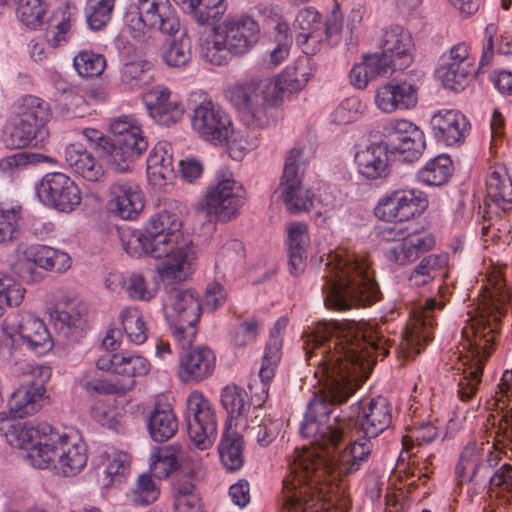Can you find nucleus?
<instances>
[{"label": "nucleus", "instance_id": "obj_1", "mask_svg": "<svg viewBox=\"0 0 512 512\" xmlns=\"http://www.w3.org/2000/svg\"><path fill=\"white\" fill-rule=\"evenodd\" d=\"M306 351L310 366L322 388L308 403L300 434L320 448H336L352 431V416L336 414L361 385L379 346L360 331L343 328L339 322L319 323Z\"/></svg>", "mask_w": 512, "mask_h": 512}, {"label": "nucleus", "instance_id": "obj_2", "mask_svg": "<svg viewBox=\"0 0 512 512\" xmlns=\"http://www.w3.org/2000/svg\"><path fill=\"white\" fill-rule=\"evenodd\" d=\"M182 223L175 213L162 211L150 218L139 230H122L120 240L123 249L132 257L149 256L166 260L159 268L165 287L163 300L166 318L172 335L184 349L190 346L200 320L201 304L192 289L170 285L184 281L190 270L192 249L182 238Z\"/></svg>", "mask_w": 512, "mask_h": 512}, {"label": "nucleus", "instance_id": "obj_3", "mask_svg": "<svg viewBox=\"0 0 512 512\" xmlns=\"http://www.w3.org/2000/svg\"><path fill=\"white\" fill-rule=\"evenodd\" d=\"M371 438L363 437L350 442L334 463L327 449L318 452L312 449L295 450L289 460V475L282 481L283 512H330L322 501V484L337 470L338 475L347 476L367 462L371 451Z\"/></svg>", "mask_w": 512, "mask_h": 512}, {"label": "nucleus", "instance_id": "obj_4", "mask_svg": "<svg viewBox=\"0 0 512 512\" xmlns=\"http://www.w3.org/2000/svg\"><path fill=\"white\" fill-rule=\"evenodd\" d=\"M322 279L324 303L328 309L346 311L367 307L381 296L367 261L344 251L327 255Z\"/></svg>", "mask_w": 512, "mask_h": 512}, {"label": "nucleus", "instance_id": "obj_5", "mask_svg": "<svg viewBox=\"0 0 512 512\" xmlns=\"http://www.w3.org/2000/svg\"><path fill=\"white\" fill-rule=\"evenodd\" d=\"M387 142L372 143L355 154L358 172L367 179H381L389 174L388 151L399 154L401 161L418 160L425 147L423 131L408 120L391 121L385 127Z\"/></svg>", "mask_w": 512, "mask_h": 512}, {"label": "nucleus", "instance_id": "obj_6", "mask_svg": "<svg viewBox=\"0 0 512 512\" xmlns=\"http://www.w3.org/2000/svg\"><path fill=\"white\" fill-rule=\"evenodd\" d=\"M500 317L495 313H481L471 317L462 329L463 345L472 354L474 365L465 369L458 383V396L467 402L475 395L481 382L484 362L494 351L499 336Z\"/></svg>", "mask_w": 512, "mask_h": 512}, {"label": "nucleus", "instance_id": "obj_7", "mask_svg": "<svg viewBox=\"0 0 512 512\" xmlns=\"http://www.w3.org/2000/svg\"><path fill=\"white\" fill-rule=\"evenodd\" d=\"M51 116L49 105L42 99L27 95L15 106V116L3 135L7 148L21 149L29 146L33 140L48 135L46 124Z\"/></svg>", "mask_w": 512, "mask_h": 512}, {"label": "nucleus", "instance_id": "obj_8", "mask_svg": "<svg viewBox=\"0 0 512 512\" xmlns=\"http://www.w3.org/2000/svg\"><path fill=\"white\" fill-rule=\"evenodd\" d=\"M125 22L131 37L137 41L145 39L147 29L168 35L180 29L176 10L169 0H135L128 7Z\"/></svg>", "mask_w": 512, "mask_h": 512}, {"label": "nucleus", "instance_id": "obj_9", "mask_svg": "<svg viewBox=\"0 0 512 512\" xmlns=\"http://www.w3.org/2000/svg\"><path fill=\"white\" fill-rule=\"evenodd\" d=\"M46 448L35 450L32 465L39 469H58L64 476L79 473L87 463L86 446L66 434L55 430L48 438H43Z\"/></svg>", "mask_w": 512, "mask_h": 512}, {"label": "nucleus", "instance_id": "obj_10", "mask_svg": "<svg viewBox=\"0 0 512 512\" xmlns=\"http://www.w3.org/2000/svg\"><path fill=\"white\" fill-rule=\"evenodd\" d=\"M228 97L247 126L266 127L270 124L276 106L267 80L236 83L229 89Z\"/></svg>", "mask_w": 512, "mask_h": 512}, {"label": "nucleus", "instance_id": "obj_11", "mask_svg": "<svg viewBox=\"0 0 512 512\" xmlns=\"http://www.w3.org/2000/svg\"><path fill=\"white\" fill-rule=\"evenodd\" d=\"M308 158L301 147L292 148L285 159L283 174L278 189L283 202L292 214L309 211L314 193L302 184V176Z\"/></svg>", "mask_w": 512, "mask_h": 512}, {"label": "nucleus", "instance_id": "obj_12", "mask_svg": "<svg viewBox=\"0 0 512 512\" xmlns=\"http://www.w3.org/2000/svg\"><path fill=\"white\" fill-rule=\"evenodd\" d=\"M186 421L195 446L201 450L211 447L217 433L216 416L210 402L198 391L190 393L186 399Z\"/></svg>", "mask_w": 512, "mask_h": 512}, {"label": "nucleus", "instance_id": "obj_13", "mask_svg": "<svg viewBox=\"0 0 512 512\" xmlns=\"http://www.w3.org/2000/svg\"><path fill=\"white\" fill-rule=\"evenodd\" d=\"M40 201L59 212L70 213L81 203L77 184L61 172L47 173L36 186Z\"/></svg>", "mask_w": 512, "mask_h": 512}, {"label": "nucleus", "instance_id": "obj_14", "mask_svg": "<svg viewBox=\"0 0 512 512\" xmlns=\"http://www.w3.org/2000/svg\"><path fill=\"white\" fill-rule=\"evenodd\" d=\"M499 463V457L489 452L485 458L476 443H468L462 450L455 468L457 483L472 482L477 488L491 486V477Z\"/></svg>", "mask_w": 512, "mask_h": 512}, {"label": "nucleus", "instance_id": "obj_15", "mask_svg": "<svg viewBox=\"0 0 512 512\" xmlns=\"http://www.w3.org/2000/svg\"><path fill=\"white\" fill-rule=\"evenodd\" d=\"M191 125L200 138L214 143H227L233 132L230 116L212 101L194 109Z\"/></svg>", "mask_w": 512, "mask_h": 512}, {"label": "nucleus", "instance_id": "obj_16", "mask_svg": "<svg viewBox=\"0 0 512 512\" xmlns=\"http://www.w3.org/2000/svg\"><path fill=\"white\" fill-rule=\"evenodd\" d=\"M352 416V430L362 433L367 438H375L386 431L392 424V406L389 401L379 396L369 401L366 406L359 403L349 408Z\"/></svg>", "mask_w": 512, "mask_h": 512}, {"label": "nucleus", "instance_id": "obj_17", "mask_svg": "<svg viewBox=\"0 0 512 512\" xmlns=\"http://www.w3.org/2000/svg\"><path fill=\"white\" fill-rule=\"evenodd\" d=\"M243 188L231 177L222 178L206 193L202 209L219 221H228L243 205Z\"/></svg>", "mask_w": 512, "mask_h": 512}, {"label": "nucleus", "instance_id": "obj_18", "mask_svg": "<svg viewBox=\"0 0 512 512\" xmlns=\"http://www.w3.org/2000/svg\"><path fill=\"white\" fill-rule=\"evenodd\" d=\"M54 429L47 425L34 427L21 422L18 418H12L6 412H0V433L13 447L25 449L27 458L32 463V454L35 450L43 448V438H48Z\"/></svg>", "mask_w": 512, "mask_h": 512}, {"label": "nucleus", "instance_id": "obj_19", "mask_svg": "<svg viewBox=\"0 0 512 512\" xmlns=\"http://www.w3.org/2000/svg\"><path fill=\"white\" fill-rule=\"evenodd\" d=\"M428 207L425 194L416 189L398 190L381 199L375 209L376 215L384 221H409Z\"/></svg>", "mask_w": 512, "mask_h": 512}, {"label": "nucleus", "instance_id": "obj_20", "mask_svg": "<svg viewBox=\"0 0 512 512\" xmlns=\"http://www.w3.org/2000/svg\"><path fill=\"white\" fill-rule=\"evenodd\" d=\"M108 206L121 219L133 220L144 208L143 192L134 180L117 178L108 188Z\"/></svg>", "mask_w": 512, "mask_h": 512}, {"label": "nucleus", "instance_id": "obj_21", "mask_svg": "<svg viewBox=\"0 0 512 512\" xmlns=\"http://www.w3.org/2000/svg\"><path fill=\"white\" fill-rule=\"evenodd\" d=\"M36 372L41 378L40 382L23 384L11 394L8 400L10 417L22 419L41 409L46 392L44 382L49 380L51 370L49 367L41 366L33 371V373Z\"/></svg>", "mask_w": 512, "mask_h": 512}, {"label": "nucleus", "instance_id": "obj_22", "mask_svg": "<svg viewBox=\"0 0 512 512\" xmlns=\"http://www.w3.org/2000/svg\"><path fill=\"white\" fill-rule=\"evenodd\" d=\"M443 305L435 298H429L424 307L414 311L413 318L407 325L402 338V344L411 350L408 353L419 354L421 348L433 339V328L436 325L433 312L436 308L441 309Z\"/></svg>", "mask_w": 512, "mask_h": 512}, {"label": "nucleus", "instance_id": "obj_23", "mask_svg": "<svg viewBox=\"0 0 512 512\" xmlns=\"http://www.w3.org/2000/svg\"><path fill=\"white\" fill-rule=\"evenodd\" d=\"M220 39L225 41L233 55H242L249 51L258 40L259 25L251 17L227 18L218 24Z\"/></svg>", "mask_w": 512, "mask_h": 512}, {"label": "nucleus", "instance_id": "obj_24", "mask_svg": "<svg viewBox=\"0 0 512 512\" xmlns=\"http://www.w3.org/2000/svg\"><path fill=\"white\" fill-rule=\"evenodd\" d=\"M148 148L146 138L110 139L104 142L101 157L116 172L125 173L131 170L133 163Z\"/></svg>", "mask_w": 512, "mask_h": 512}, {"label": "nucleus", "instance_id": "obj_25", "mask_svg": "<svg viewBox=\"0 0 512 512\" xmlns=\"http://www.w3.org/2000/svg\"><path fill=\"white\" fill-rule=\"evenodd\" d=\"M382 52L390 58L394 69H405L414 60V43L410 33L400 25L383 30L380 41Z\"/></svg>", "mask_w": 512, "mask_h": 512}, {"label": "nucleus", "instance_id": "obj_26", "mask_svg": "<svg viewBox=\"0 0 512 512\" xmlns=\"http://www.w3.org/2000/svg\"><path fill=\"white\" fill-rule=\"evenodd\" d=\"M324 26L322 15L315 8L307 7L298 11L292 27L297 33L296 42L305 54L319 51L323 42Z\"/></svg>", "mask_w": 512, "mask_h": 512}, {"label": "nucleus", "instance_id": "obj_27", "mask_svg": "<svg viewBox=\"0 0 512 512\" xmlns=\"http://www.w3.org/2000/svg\"><path fill=\"white\" fill-rule=\"evenodd\" d=\"M417 90L415 84L406 80L390 81L378 88L376 106L385 113L414 108L418 102Z\"/></svg>", "mask_w": 512, "mask_h": 512}, {"label": "nucleus", "instance_id": "obj_28", "mask_svg": "<svg viewBox=\"0 0 512 512\" xmlns=\"http://www.w3.org/2000/svg\"><path fill=\"white\" fill-rule=\"evenodd\" d=\"M215 355L208 347H197L184 352L179 361L178 376L185 383H199L212 375Z\"/></svg>", "mask_w": 512, "mask_h": 512}, {"label": "nucleus", "instance_id": "obj_29", "mask_svg": "<svg viewBox=\"0 0 512 512\" xmlns=\"http://www.w3.org/2000/svg\"><path fill=\"white\" fill-rule=\"evenodd\" d=\"M430 124L434 137L448 146L462 142L470 128L466 117L454 109L438 111Z\"/></svg>", "mask_w": 512, "mask_h": 512}, {"label": "nucleus", "instance_id": "obj_30", "mask_svg": "<svg viewBox=\"0 0 512 512\" xmlns=\"http://www.w3.org/2000/svg\"><path fill=\"white\" fill-rule=\"evenodd\" d=\"M501 397H507L511 407L502 409L497 423L492 424L493 447L512 458V369L505 370L499 384Z\"/></svg>", "mask_w": 512, "mask_h": 512}, {"label": "nucleus", "instance_id": "obj_31", "mask_svg": "<svg viewBox=\"0 0 512 512\" xmlns=\"http://www.w3.org/2000/svg\"><path fill=\"white\" fill-rule=\"evenodd\" d=\"M12 328L27 347L38 355H44L53 348L52 337L44 322L31 314L21 315Z\"/></svg>", "mask_w": 512, "mask_h": 512}, {"label": "nucleus", "instance_id": "obj_32", "mask_svg": "<svg viewBox=\"0 0 512 512\" xmlns=\"http://www.w3.org/2000/svg\"><path fill=\"white\" fill-rule=\"evenodd\" d=\"M434 245L435 239L431 234H419L416 229H413L411 235L388 248L385 256L391 262L405 265L431 250Z\"/></svg>", "mask_w": 512, "mask_h": 512}, {"label": "nucleus", "instance_id": "obj_33", "mask_svg": "<svg viewBox=\"0 0 512 512\" xmlns=\"http://www.w3.org/2000/svg\"><path fill=\"white\" fill-rule=\"evenodd\" d=\"M491 203L502 210L512 204V181L506 167L501 164L491 166L486 176L485 204L490 206Z\"/></svg>", "mask_w": 512, "mask_h": 512}, {"label": "nucleus", "instance_id": "obj_34", "mask_svg": "<svg viewBox=\"0 0 512 512\" xmlns=\"http://www.w3.org/2000/svg\"><path fill=\"white\" fill-rule=\"evenodd\" d=\"M77 14V7L68 1L53 12L47 20L48 27L45 32L46 41L51 47L56 48L68 42L69 32Z\"/></svg>", "mask_w": 512, "mask_h": 512}, {"label": "nucleus", "instance_id": "obj_35", "mask_svg": "<svg viewBox=\"0 0 512 512\" xmlns=\"http://www.w3.org/2000/svg\"><path fill=\"white\" fill-rule=\"evenodd\" d=\"M64 159L76 174L87 181L97 182L104 176L102 166L81 144L68 145L64 150Z\"/></svg>", "mask_w": 512, "mask_h": 512}, {"label": "nucleus", "instance_id": "obj_36", "mask_svg": "<svg viewBox=\"0 0 512 512\" xmlns=\"http://www.w3.org/2000/svg\"><path fill=\"white\" fill-rule=\"evenodd\" d=\"M171 146L167 142L157 143L149 152L147 158V176L154 185L162 186L172 180L173 168Z\"/></svg>", "mask_w": 512, "mask_h": 512}, {"label": "nucleus", "instance_id": "obj_37", "mask_svg": "<svg viewBox=\"0 0 512 512\" xmlns=\"http://www.w3.org/2000/svg\"><path fill=\"white\" fill-rule=\"evenodd\" d=\"M288 325V319L281 317L276 321L271 331V337L265 347L264 356L262 358L261 368L259 370V377L262 382V392L267 393V385L275 375L276 368L281 359V346L282 341L279 334Z\"/></svg>", "mask_w": 512, "mask_h": 512}, {"label": "nucleus", "instance_id": "obj_38", "mask_svg": "<svg viewBox=\"0 0 512 512\" xmlns=\"http://www.w3.org/2000/svg\"><path fill=\"white\" fill-rule=\"evenodd\" d=\"M309 243L308 227L303 222L291 223L288 227V256L290 273L299 275L305 270Z\"/></svg>", "mask_w": 512, "mask_h": 512}, {"label": "nucleus", "instance_id": "obj_39", "mask_svg": "<svg viewBox=\"0 0 512 512\" xmlns=\"http://www.w3.org/2000/svg\"><path fill=\"white\" fill-rule=\"evenodd\" d=\"M243 450V436L228 424L218 446L220 460L227 471L234 472L242 468L245 461Z\"/></svg>", "mask_w": 512, "mask_h": 512}, {"label": "nucleus", "instance_id": "obj_40", "mask_svg": "<svg viewBox=\"0 0 512 512\" xmlns=\"http://www.w3.org/2000/svg\"><path fill=\"white\" fill-rule=\"evenodd\" d=\"M254 407L252 415L247 419L244 426L246 435L256 440V442L266 447L276 438L279 433V422L267 416L259 407Z\"/></svg>", "mask_w": 512, "mask_h": 512}, {"label": "nucleus", "instance_id": "obj_41", "mask_svg": "<svg viewBox=\"0 0 512 512\" xmlns=\"http://www.w3.org/2000/svg\"><path fill=\"white\" fill-rule=\"evenodd\" d=\"M148 432L155 442L171 439L178 430L177 418L169 405H156L147 422Z\"/></svg>", "mask_w": 512, "mask_h": 512}, {"label": "nucleus", "instance_id": "obj_42", "mask_svg": "<svg viewBox=\"0 0 512 512\" xmlns=\"http://www.w3.org/2000/svg\"><path fill=\"white\" fill-rule=\"evenodd\" d=\"M26 255L45 270L64 272L71 265L70 256L66 252L45 245L28 247Z\"/></svg>", "mask_w": 512, "mask_h": 512}, {"label": "nucleus", "instance_id": "obj_43", "mask_svg": "<svg viewBox=\"0 0 512 512\" xmlns=\"http://www.w3.org/2000/svg\"><path fill=\"white\" fill-rule=\"evenodd\" d=\"M302 64V61L299 62L293 72L285 71L274 81L267 80L275 106L282 100L284 93L288 92L291 94L300 91L306 85L308 78H305L306 73L301 71Z\"/></svg>", "mask_w": 512, "mask_h": 512}, {"label": "nucleus", "instance_id": "obj_44", "mask_svg": "<svg viewBox=\"0 0 512 512\" xmlns=\"http://www.w3.org/2000/svg\"><path fill=\"white\" fill-rule=\"evenodd\" d=\"M452 161L448 155L442 154L429 160L417 173L420 182L429 186H441L452 176Z\"/></svg>", "mask_w": 512, "mask_h": 512}, {"label": "nucleus", "instance_id": "obj_45", "mask_svg": "<svg viewBox=\"0 0 512 512\" xmlns=\"http://www.w3.org/2000/svg\"><path fill=\"white\" fill-rule=\"evenodd\" d=\"M130 470V458L125 452H112L106 458L102 472H98L103 487L109 488L124 481Z\"/></svg>", "mask_w": 512, "mask_h": 512}, {"label": "nucleus", "instance_id": "obj_46", "mask_svg": "<svg viewBox=\"0 0 512 512\" xmlns=\"http://www.w3.org/2000/svg\"><path fill=\"white\" fill-rule=\"evenodd\" d=\"M245 258L244 245L237 239L226 242L217 254L215 269L218 274L225 276L233 274L242 267Z\"/></svg>", "mask_w": 512, "mask_h": 512}, {"label": "nucleus", "instance_id": "obj_47", "mask_svg": "<svg viewBox=\"0 0 512 512\" xmlns=\"http://www.w3.org/2000/svg\"><path fill=\"white\" fill-rule=\"evenodd\" d=\"M200 57L213 65L221 66L228 63L233 54L223 39L217 26L213 28V34L200 41Z\"/></svg>", "mask_w": 512, "mask_h": 512}, {"label": "nucleus", "instance_id": "obj_48", "mask_svg": "<svg viewBox=\"0 0 512 512\" xmlns=\"http://www.w3.org/2000/svg\"><path fill=\"white\" fill-rule=\"evenodd\" d=\"M475 72V66H468L465 62L462 65L440 64L438 68L443 85L455 92L463 91L469 85Z\"/></svg>", "mask_w": 512, "mask_h": 512}, {"label": "nucleus", "instance_id": "obj_49", "mask_svg": "<svg viewBox=\"0 0 512 512\" xmlns=\"http://www.w3.org/2000/svg\"><path fill=\"white\" fill-rule=\"evenodd\" d=\"M447 264L446 254L428 255L418 263L409 279L417 286L425 285L437 276H442Z\"/></svg>", "mask_w": 512, "mask_h": 512}, {"label": "nucleus", "instance_id": "obj_50", "mask_svg": "<svg viewBox=\"0 0 512 512\" xmlns=\"http://www.w3.org/2000/svg\"><path fill=\"white\" fill-rule=\"evenodd\" d=\"M193 19L214 28L226 11L224 0H188Z\"/></svg>", "mask_w": 512, "mask_h": 512}, {"label": "nucleus", "instance_id": "obj_51", "mask_svg": "<svg viewBox=\"0 0 512 512\" xmlns=\"http://www.w3.org/2000/svg\"><path fill=\"white\" fill-rule=\"evenodd\" d=\"M221 404L228 414L227 425L245 415L250 409L247 392L237 385H228L221 392Z\"/></svg>", "mask_w": 512, "mask_h": 512}, {"label": "nucleus", "instance_id": "obj_52", "mask_svg": "<svg viewBox=\"0 0 512 512\" xmlns=\"http://www.w3.org/2000/svg\"><path fill=\"white\" fill-rule=\"evenodd\" d=\"M111 277L118 281L119 285L122 286L127 295L133 300L149 301L157 293L155 285H150L140 273H131L127 278L117 274H113Z\"/></svg>", "mask_w": 512, "mask_h": 512}, {"label": "nucleus", "instance_id": "obj_53", "mask_svg": "<svg viewBox=\"0 0 512 512\" xmlns=\"http://www.w3.org/2000/svg\"><path fill=\"white\" fill-rule=\"evenodd\" d=\"M151 66L150 62L143 59L126 62L120 70L121 85L134 89L147 84L151 79Z\"/></svg>", "mask_w": 512, "mask_h": 512}, {"label": "nucleus", "instance_id": "obj_54", "mask_svg": "<svg viewBox=\"0 0 512 512\" xmlns=\"http://www.w3.org/2000/svg\"><path fill=\"white\" fill-rule=\"evenodd\" d=\"M123 331L130 342L143 344L147 340L148 329L142 314L137 308H127L120 314Z\"/></svg>", "mask_w": 512, "mask_h": 512}, {"label": "nucleus", "instance_id": "obj_55", "mask_svg": "<svg viewBox=\"0 0 512 512\" xmlns=\"http://www.w3.org/2000/svg\"><path fill=\"white\" fill-rule=\"evenodd\" d=\"M47 9L45 0H19L17 17L23 25L35 30L44 23Z\"/></svg>", "mask_w": 512, "mask_h": 512}, {"label": "nucleus", "instance_id": "obj_56", "mask_svg": "<svg viewBox=\"0 0 512 512\" xmlns=\"http://www.w3.org/2000/svg\"><path fill=\"white\" fill-rule=\"evenodd\" d=\"M115 0H88L85 17L88 26L95 31L103 29L111 20Z\"/></svg>", "mask_w": 512, "mask_h": 512}, {"label": "nucleus", "instance_id": "obj_57", "mask_svg": "<svg viewBox=\"0 0 512 512\" xmlns=\"http://www.w3.org/2000/svg\"><path fill=\"white\" fill-rule=\"evenodd\" d=\"M489 490L504 505H512V465L502 464L493 472Z\"/></svg>", "mask_w": 512, "mask_h": 512}, {"label": "nucleus", "instance_id": "obj_58", "mask_svg": "<svg viewBox=\"0 0 512 512\" xmlns=\"http://www.w3.org/2000/svg\"><path fill=\"white\" fill-rule=\"evenodd\" d=\"M163 61L171 67H181L191 60V39L183 32L179 39L172 40L162 54Z\"/></svg>", "mask_w": 512, "mask_h": 512}, {"label": "nucleus", "instance_id": "obj_59", "mask_svg": "<svg viewBox=\"0 0 512 512\" xmlns=\"http://www.w3.org/2000/svg\"><path fill=\"white\" fill-rule=\"evenodd\" d=\"M73 65L82 77H96L103 73L106 60L103 55L92 51H81L74 57Z\"/></svg>", "mask_w": 512, "mask_h": 512}, {"label": "nucleus", "instance_id": "obj_60", "mask_svg": "<svg viewBox=\"0 0 512 512\" xmlns=\"http://www.w3.org/2000/svg\"><path fill=\"white\" fill-rule=\"evenodd\" d=\"M160 494V489L153 477L144 473L138 479L135 488L132 490V501L136 505H150L155 502Z\"/></svg>", "mask_w": 512, "mask_h": 512}, {"label": "nucleus", "instance_id": "obj_61", "mask_svg": "<svg viewBox=\"0 0 512 512\" xmlns=\"http://www.w3.org/2000/svg\"><path fill=\"white\" fill-rule=\"evenodd\" d=\"M184 111L185 109L183 104L180 101L173 99L171 102L158 107L156 110H153L148 114L159 125L169 127L171 125H175L182 119Z\"/></svg>", "mask_w": 512, "mask_h": 512}, {"label": "nucleus", "instance_id": "obj_62", "mask_svg": "<svg viewBox=\"0 0 512 512\" xmlns=\"http://www.w3.org/2000/svg\"><path fill=\"white\" fill-rule=\"evenodd\" d=\"M19 219L20 207L0 208V243L10 242L16 238Z\"/></svg>", "mask_w": 512, "mask_h": 512}, {"label": "nucleus", "instance_id": "obj_63", "mask_svg": "<svg viewBox=\"0 0 512 512\" xmlns=\"http://www.w3.org/2000/svg\"><path fill=\"white\" fill-rule=\"evenodd\" d=\"M25 289L11 276L0 272V297L10 307H18L24 300Z\"/></svg>", "mask_w": 512, "mask_h": 512}, {"label": "nucleus", "instance_id": "obj_64", "mask_svg": "<svg viewBox=\"0 0 512 512\" xmlns=\"http://www.w3.org/2000/svg\"><path fill=\"white\" fill-rule=\"evenodd\" d=\"M259 333V322L255 318L246 319L237 324L232 332L235 346L244 347L252 344Z\"/></svg>", "mask_w": 512, "mask_h": 512}]
</instances>
